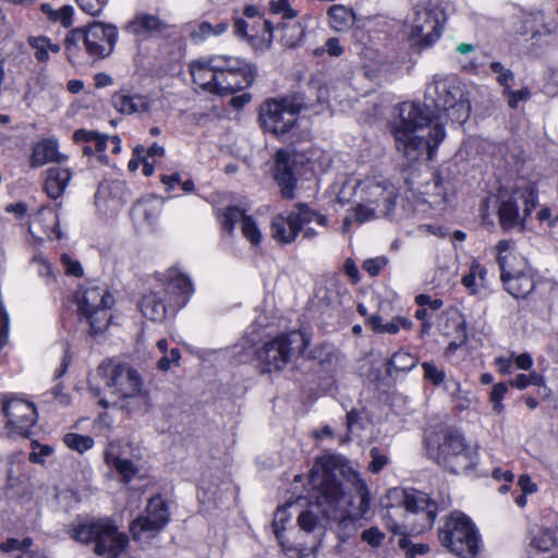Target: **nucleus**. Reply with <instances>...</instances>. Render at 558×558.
Wrapping results in <instances>:
<instances>
[{"label": "nucleus", "mask_w": 558, "mask_h": 558, "mask_svg": "<svg viewBox=\"0 0 558 558\" xmlns=\"http://www.w3.org/2000/svg\"><path fill=\"white\" fill-rule=\"evenodd\" d=\"M308 483L317 495L316 501L311 502L299 515L298 522L303 531L326 527L330 522L345 525L367 517L371 509L367 485L340 458H318L310 472Z\"/></svg>", "instance_id": "nucleus-1"}, {"label": "nucleus", "mask_w": 558, "mask_h": 558, "mask_svg": "<svg viewBox=\"0 0 558 558\" xmlns=\"http://www.w3.org/2000/svg\"><path fill=\"white\" fill-rule=\"evenodd\" d=\"M339 204L354 203V217L359 223L389 216L398 199L397 186L383 174L363 178L350 177L330 187Z\"/></svg>", "instance_id": "nucleus-2"}, {"label": "nucleus", "mask_w": 558, "mask_h": 558, "mask_svg": "<svg viewBox=\"0 0 558 558\" xmlns=\"http://www.w3.org/2000/svg\"><path fill=\"white\" fill-rule=\"evenodd\" d=\"M396 146L410 160L424 155L432 160L437 146L445 138L442 122H432L420 106L404 102L400 106V120L393 128Z\"/></svg>", "instance_id": "nucleus-3"}, {"label": "nucleus", "mask_w": 558, "mask_h": 558, "mask_svg": "<svg viewBox=\"0 0 558 558\" xmlns=\"http://www.w3.org/2000/svg\"><path fill=\"white\" fill-rule=\"evenodd\" d=\"M102 379L117 400L112 404L131 413H144L150 407V398L143 389L138 372L129 364L101 363L89 379L90 389L99 395L97 379Z\"/></svg>", "instance_id": "nucleus-4"}, {"label": "nucleus", "mask_w": 558, "mask_h": 558, "mask_svg": "<svg viewBox=\"0 0 558 558\" xmlns=\"http://www.w3.org/2000/svg\"><path fill=\"white\" fill-rule=\"evenodd\" d=\"M426 107H433L437 120H448L462 124L469 117L471 105L463 85L454 76L435 75L425 92Z\"/></svg>", "instance_id": "nucleus-5"}, {"label": "nucleus", "mask_w": 558, "mask_h": 558, "mask_svg": "<svg viewBox=\"0 0 558 558\" xmlns=\"http://www.w3.org/2000/svg\"><path fill=\"white\" fill-rule=\"evenodd\" d=\"M425 441L428 456L452 473L469 470L474 464L475 453L457 429L440 426L438 430L427 432Z\"/></svg>", "instance_id": "nucleus-6"}, {"label": "nucleus", "mask_w": 558, "mask_h": 558, "mask_svg": "<svg viewBox=\"0 0 558 558\" xmlns=\"http://www.w3.org/2000/svg\"><path fill=\"white\" fill-rule=\"evenodd\" d=\"M72 537L81 543H95L94 551L106 558H124L129 545L128 536L108 519L77 524Z\"/></svg>", "instance_id": "nucleus-7"}, {"label": "nucleus", "mask_w": 558, "mask_h": 558, "mask_svg": "<svg viewBox=\"0 0 558 558\" xmlns=\"http://www.w3.org/2000/svg\"><path fill=\"white\" fill-rule=\"evenodd\" d=\"M497 251L500 277L506 291L515 299L526 298L534 289L532 269L526 259L513 250L511 241H500Z\"/></svg>", "instance_id": "nucleus-8"}, {"label": "nucleus", "mask_w": 558, "mask_h": 558, "mask_svg": "<svg viewBox=\"0 0 558 558\" xmlns=\"http://www.w3.org/2000/svg\"><path fill=\"white\" fill-rule=\"evenodd\" d=\"M439 541L450 551L462 558H474L480 538L475 526L463 513H452L439 531Z\"/></svg>", "instance_id": "nucleus-9"}, {"label": "nucleus", "mask_w": 558, "mask_h": 558, "mask_svg": "<svg viewBox=\"0 0 558 558\" xmlns=\"http://www.w3.org/2000/svg\"><path fill=\"white\" fill-rule=\"evenodd\" d=\"M304 106L300 95L267 99L259 109L262 125L274 134H286L295 125Z\"/></svg>", "instance_id": "nucleus-10"}, {"label": "nucleus", "mask_w": 558, "mask_h": 558, "mask_svg": "<svg viewBox=\"0 0 558 558\" xmlns=\"http://www.w3.org/2000/svg\"><path fill=\"white\" fill-rule=\"evenodd\" d=\"M312 222L326 227L328 219L312 210L307 205L298 204L295 210L279 214L272 218L271 236L279 242L291 243L296 239L304 225Z\"/></svg>", "instance_id": "nucleus-11"}, {"label": "nucleus", "mask_w": 558, "mask_h": 558, "mask_svg": "<svg viewBox=\"0 0 558 558\" xmlns=\"http://www.w3.org/2000/svg\"><path fill=\"white\" fill-rule=\"evenodd\" d=\"M306 345L302 333L291 332L266 342L257 352V357L265 372L280 371L290 362L296 350L302 352Z\"/></svg>", "instance_id": "nucleus-12"}, {"label": "nucleus", "mask_w": 558, "mask_h": 558, "mask_svg": "<svg viewBox=\"0 0 558 558\" xmlns=\"http://www.w3.org/2000/svg\"><path fill=\"white\" fill-rule=\"evenodd\" d=\"M112 303L113 299L108 291L97 286L87 287L77 298L78 310L94 332H101L108 326V310Z\"/></svg>", "instance_id": "nucleus-13"}, {"label": "nucleus", "mask_w": 558, "mask_h": 558, "mask_svg": "<svg viewBox=\"0 0 558 558\" xmlns=\"http://www.w3.org/2000/svg\"><path fill=\"white\" fill-rule=\"evenodd\" d=\"M442 11L435 5H416L409 21V36L415 45L428 46L441 35Z\"/></svg>", "instance_id": "nucleus-14"}, {"label": "nucleus", "mask_w": 558, "mask_h": 558, "mask_svg": "<svg viewBox=\"0 0 558 558\" xmlns=\"http://www.w3.org/2000/svg\"><path fill=\"white\" fill-rule=\"evenodd\" d=\"M4 430L10 437L27 438L37 422L35 405L24 399L8 398L2 403Z\"/></svg>", "instance_id": "nucleus-15"}, {"label": "nucleus", "mask_w": 558, "mask_h": 558, "mask_svg": "<svg viewBox=\"0 0 558 558\" xmlns=\"http://www.w3.org/2000/svg\"><path fill=\"white\" fill-rule=\"evenodd\" d=\"M169 515L168 506L160 496L150 498L143 514L131 523L133 538L147 542L155 537L167 525Z\"/></svg>", "instance_id": "nucleus-16"}, {"label": "nucleus", "mask_w": 558, "mask_h": 558, "mask_svg": "<svg viewBox=\"0 0 558 558\" xmlns=\"http://www.w3.org/2000/svg\"><path fill=\"white\" fill-rule=\"evenodd\" d=\"M169 515L168 506L160 496L150 498L143 514L131 523L133 538L147 542L155 537L167 525Z\"/></svg>", "instance_id": "nucleus-17"}, {"label": "nucleus", "mask_w": 558, "mask_h": 558, "mask_svg": "<svg viewBox=\"0 0 558 558\" xmlns=\"http://www.w3.org/2000/svg\"><path fill=\"white\" fill-rule=\"evenodd\" d=\"M169 515L168 506L160 496L150 498L143 514L131 523L133 538L147 542L155 537L167 525Z\"/></svg>", "instance_id": "nucleus-18"}, {"label": "nucleus", "mask_w": 558, "mask_h": 558, "mask_svg": "<svg viewBox=\"0 0 558 558\" xmlns=\"http://www.w3.org/2000/svg\"><path fill=\"white\" fill-rule=\"evenodd\" d=\"M222 70L219 71L217 94H233L246 88L254 81V71L240 58L222 54Z\"/></svg>", "instance_id": "nucleus-19"}, {"label": "nucleus", "mask_w": 558, "mask_h": 558, "mask_svg": "<svg viewBox=\"0 0 558 558\" xmlns=\"http://www.w3.org/2000/svg\"><path fill=\"white\" fill-rule=\"evenodd\" d=\"M117 38L116 26L94 22L86 28L85 49L94 59L105 58L112 52Z\"/></svg>", "instance_id": "nucleus-20"}, {"label": "nucleus", "mask_w": 558, "mask_h": 558, "mask_svg": "<svg viewBox=\"0 0 558 558\" xmlns=\"http://www.w3.org/2000/svg\"><path fill=\"white\" fill-rule=\"evenodd\" d=\"M222 54L202 57L190 63L193 82L203 90L217 94L219 71L222 70Z\"/></svg>", "instance_id": "nucleus-21"}, {"label": "nucleus", "mask_w": 558, "mask_h": 558, "mask_svg": "<svg viewBox=\"0 0 558 558\" xmlns=\"http://www.w3.org/2000/svg\"><path fill=\"white\" fill-rule=\"evenodd\" d=\"M298 155L293 151L280 149L275 156V180L280 187L282 197L292 199L295 197L296 177L295 167Z\"/></svg>", "instance_id": "nucleus-22"}, {"label": "nucleus", "mask_w": 558, "mask_h": 558, "mask_svg": "<svg viewBox=\"0 0 558 558\" xmlns=\"http://www.w3.org/2000/svg\"><path fill=\"white\" fill-rule=\"evenodd\" d=\"M402 504L407 511L421 515L420 531L432 527L438 509L427 494L415 489L403 490Z\"/></svg>", "instance_id": "nucleus-23"}, {"label": "nucleus", "mask_w": 558, "mask_h": 558, "mask_svg": "<svg viewBox=\"0 0 558 558\" xmlns=\"http://www.w3.org/2000/svg\"><path fill=\"white\" fill-rule=\"evenodd\" d=\"M238 221L242 223L244 238L253 245L259 244L262 241V232L256 222L250 216H244L239 207L231 206L226 208L221 221L223 229L231 232Z\"/></svg>", "instance_id": "nucleus-24"}, {"label": "nucleus", "mask_w": 558, "mask_h": 558, "mask_svg": "<svg viewBox=\"0 0 558 558\" xmlns=\"http://www.w3.org/2000/svg\"><path fill=\"white\" fill-rule=\"evenodd\" d=\"M166 287L161 289L162 293L170 294L171 300L179 307H183L194 291L193 283L187 276L175 269L169 270L165 275Z\"/></svg>", "instance_id": "nucleus-25"}, {"label": "nucleus", "mask_w": 558, "mask_h": 558, "mask_svg": "<svg viewBox=\"0 0 558 558\" xmlns=\"http://www.w3.org/2000/svg\"><path fill=\"white\" fill-rule=\"evenodd\" d=\"M114 109L123 114L143 113L150 109L151 101L147 96L119 92L111 99Z\"/></svg>", "instance_id": "nucleus-26"}, {"label": "nucleus", "mask_w": 558, "mask_h": 558, "mask_svg": "<svg viewBox=\"0 0 558 558\" xmlns=\"http://www.w3.org/2000/svg\"><path fill=\"white\" fill-rule=\"evenodd\" d=\"M65 159L66 157L59 153L58 142L46 138L34 145L29 161L33 168H38L49 162H61Z\"/></svg>", "instance_id": "nucleus-27"}, {"label": "nucleus", "mask_w": 558, "mask_h": 558, "mask_svg": "<svg viewBox=\"0 0 558 558\" xmlns=\"http://www.w3.org/2000/svg\"><path fill=\"white\" fill-rule=\"evenodd\" d=\"M163 296L161 290H154L145 294L140 304L142 314L153 322H162L167 314V304Z\"/></svg>", "instance_id": "nucleus-28"}, {"label": "nucleus", "mask_w": 558, "mask_h": 558, "mask_svg": "<svg viewBox=\"0 0 558 558\" xmlns=\"http://www.w3.org/2000/svg\"><path fill=\"white\" fill-rule=\"evenodd\" d=\"M72 173L70 169L62 167L50 168L47 171V178L45 181V190L51 198H58L61 196L66 189Z\"/></svg>", "instance_id": "nucleus-29"}, {"label": "nucleus", "mask_w": 558, "mask_h": 558, "mask_svg": "<svg viewBox=\"0 0 558 558\" xmlns=\"http://www.w3.org/2000/svg\"><path fill=\"white\" fill-rule=\"evenodd\" d=\"M165 27V23L156 15L141 13L126 25V31L137 36H145L161 32Z\"/></svg>", "instance_id": "nucleus-30"}, {"label": "nucleus", "mask_w": 558, "mask_h": 558, "mask_svg": "<svg viewBox=\"0 0 558 558\" xmlns=\"http://www.w3.org/2000/svg\"><path fill=\"white\" fill-rule=\"evenodd\" d=\"M32 545H33V539L31 537H24L21 539L15 538V537H10V538L5 539L4 542L0 543V550L4 554H10L13 551L21 553L15 558H47L40 551L31 550Z\"/></svg>", "instance_id": "nucleus-31"}, {"label": "nucleus", "mask_w": 558, "mask_h": 558, "mask_svg": "<svg viewBox=\"0 0 558 558\" xmlns=\"http://www.w3.org/2000/svg\"><path fill=\"white\" fill-rule=\"evenodd\" d=\"M39 225L43 227L44 233L48 238H57L60 239L61 234L57 231L59 219L57 213L49 207L40 208L33 218V222L31 225V230Z\"/></svg>", "instance_id": "nucleus-32"}, {"label": "nucleus", "mask_w": 558, "mask_h": 558, "mask_svg": "<svg viewBox=\"0 0 558 558\" xmlns=\"http://www.w3.org/2000/svg\"><path fill=\"white\" fill-rule=\"evenodd\" d=\"M329 25L337 32H343L354 23V13L351 9L335 4L328 10Z\"/></svg>", "instance_id": "nucleus-33"}, {"label": "nucleus", "mask_w": 558, "mask_h": 558, "mask_svg": "<svg viewBox=\"0 0 558 558\" xmlns=\"http://www.w3.org/2000/svg\"><path fill=\"white\" fill-rule=\"evenodd\" d=\"M27 43L38 62H47L51 53L60 51V46L46 36H29Z\"/></svg>", "instance_id": "nucleus-34"}, {"label": "nucleus", "mask_w": 558, "mask_h": 558, "mask_svg": "<svg viewBox=\"0 0 558 558\" xmlns=\"http://www.w3.org/2000/svg\"><path fill=\"white\" fill-rule=\"evenodd\" d=\"M368 324L375 332L389 335L397 333L401 328L410 329L412 327L410 319L400 316L395 317L389 323L384 324L380 316L373 315L368 318Z\"/></svg>", "instance_id": "nucleus-35"}, {"label": "nucleus", "mask_w": 558, "mask_h": 558, "mask_svg": "<svg viewBox=\"0 0 558 558\" xmlns=\"http://www.w3.org/2000/svg\"><path fill=\"white\" fill-rule=\"evenodd\" d=\"M229 29V24L227 22H220L213 25L209 22H201L196 24L191 31V38L195 43H201L206 40L207 38L214 36H221Z\"/></svg>", "instance_id": "nucleus-36"}, {"label": "nucleus", "mask_w": 558, "mask_h": 558, "mask_svg": "<svg viewBox=\"0 0 558 558\" xmlns=\"http://www.w3.org/2000/svg\"><path fill=\"white\" fill-rule=\"evenodd\" d=\"M498 215L500 225L506 229L514 228L520 223L519 208L513 197L501 202Z\"/></svg>", "instance_id": "nucleus-37"}, {"label": "nucleus", "mask_w": 558, "mask_h": 558, "mask_svg": "<svg viewBox=\"0 0 558 558\" xmlns=\"http://www.w3.org/2000/svg\"><path fill=\"white\" fill-rule=\"evenodd\" d=\"M525 23H534L539 26L535 31H533V38L541 36L543 34H553L558 29V24L553 19L546 16L543 12H535L533 14H530Z\"/></svg>", "instance_id": "nucleus-38"}, {"label": "nucleus", "mask_w": 558, "mask_h": 558, "mask_svg": "<svg viewBox=\"0 0 558 558\" xmlns=\"http://www.w3.org/2000/svg\"><path fill=\"white\" fill-rule=\"evenodd\" d=\"M43 11L48 14L51 21L59 22L63 27H70L73 23L74 10L71 5H63L59 10H53L48 4H44Z\"/></svg>", "instance_id": "nucleus-39"}, {"label": "nucleus", "mask_w": 558, "mask_h": 558, "mask_svg": "<svg viewBox=\"0 0 558 558\" xmlns=\"http://www.w3.org/2000/svg\"><path fill=\"white\" fill-rule=\"evenodd\" d=\"M64 444L72 450L83 453L94 446V439L90 436L69 433L63 437Z\"/></svg>", "instance_id": "nucleus-40"}, {"label": "nucleus", "mask_w": 558, "mask_h": 558, "mask_svg": "<svg viewBox=\"0 0 558 558\" xmlns=\"http://www.w3.org/2000/svg\"><path fill=\"white\" fill-rule=\"evenodd\" d=\"M416 363L417 359L414 355L405 351H399L391 356L389 366L395 371L408 372L411 371Z\"/></svg>", "instance_id": "nucleus-41"}, {"label": "nucleus", "mask_w": 558, "mask_h": 558, "mask_svg": "<svg viewBox=\"0 0 558 558\" xmlns=\"http://www.w3.org/2000/svg\"><path fill=\"white\" fill-rule=\"evenodd\" d=\"M531 545L539 551H548L557 545V538L553 531L542 530L534 536Z\"/></svg>", "instance_id": "nucleus-42"}, {"label": "nucleus", "mask_w": 558, "mask_h": 558, "mask_svg": "<svg viewBox=\"0 0 558 558\" xmlns=\"http://www.w3.org/2000/svg\"><path fill=\"white\" fill-rule=\"evenodd\" d=\"M86 29L74 28L65 37V49L69 53V60L72 59L75 50L78 49L80 43L85 45Z\"/></svg>", "instance_id": "nucleus-43"}, {"label": "nucleus", "mask_w": 558, "mask_h": 558, "mask_svg": "<svg viewBox=\"0 0 558 558\" xmlns=\"http://www.w3.org/2000/svg\"><path fill=\"white\" fill-rule=\"evenodd\" d=\"M507 392L508 386L505 383H498L492 388L489 401L493 403V410L495 413L500 414L504 411V404L501 401Z\"/></svg>", "instance_id": "nucleus-44"}, {"label": "nucleus", "mask_w": 558, "mask_h": 558, "mask_svg": "<svg viewBox=\"0 0 558 558\" xmlns=\"http://www.w3.org/2000/svg\"><path fill=\"white\" fill-rule=\"evenodd\" d=\"M490 70L497 75V81L505 87V92H508L510 89V83L514 78L513 73L510 70L505 69L500 62H492Z\"/></svg>", "instance_id": "nucleus-45"}, {"label": "nucleus", "mask_w": 558, "mask_h": 558, "mask_svg": "<svg viewBox=\"0 0 558 558\" xmlns=\"http://www.w3.org/2000/svg\"><path fill=\"white\" fill-rule=\"evenodd\" d=\"M369 456L372 460L368 464V470L374 474L379 473L389 461L387 454L376 447L371 449Z\"/></svg>", "instance_id": "nucleus-46"}, {"label": "nucleus", "mask_w": 558, "mask_h": 558, "mask_svg": "<svg viewBox=\"0 0 558 558\" xmlns=\"http://www.w3.org/2000/svg\"><path fill=\"white\" fill-rule=\"evenodd\" d=\"M112 466L122 476L124 482L131 481L137 472L135 464L126 458H121Z\"/></svg>", "instance_id": "nucleus-47"}, {"label": "nucleus", "mask_w": 558, "mask_h": 558, "mask_svg": "<svg viewBox=\"0 0 558 558\" xmlns=\"http://www.w3.org/2000/svg\"><path fill=\"white\" fill-rule=\"evenodd\" d=\"M288 520V515H287V509L284 507L282 508H279L276 513H275V518H274V532L276 534V537L277 539L279 541L281 547L286 550H291L290 547H287L286 546V543L283 542L282 539V532H281V527L284 523V521Z\"/></svg>", "instance_id": "nucleus-48"}, {"label": "nucleus", "mask_w": 558, "mask_h": 558, "mask_svg": "<svg viewBox=\"0 0 558 558\" xmlns=\"http://www.w3.org/2000/svg\"><path fill=\"white\" fill-rule=\"evenodd\" d=\"M76 2L85 13L96 16L101 13L108 0H76Z\"/></svg>", "instance_id": "nucleus-49"}, {"label": "nucleus", "mask_w": 558, "mask_h": 558, "mask_svg": "<svg viewBox=\"0 0 558 558\" xmlns=\"http://www.w3.org/2000/svg\"><path fill=\"white\" fill-rule=\"evenodd\" d=\"M424 377L434 385H439L445 380L444 371L439 369L434 363L425 362L422 364Z\"/></svg>", "instance_id": "nucleus-50"}, {"label": "nucleus", "mask_w": 558, "mask_h": 558, "mask_svg": "<svg viewBox=\"0 0 558 558\" xmlns=\"http://www.w3.org/2000/svg\"><path fill=\"white\" fill-rule=\"evenodd\" d=\"M73 140L77 144H96L101 141V134L92 130H76L73 134Z\"/></svg>", "instance_id": "nucleus-51"}, {"label": "nucleus", "mask_w": 558, "mask_h": 558, "mask_svg": "<svg viewBox=\"0 0 558 558\" xmlns=\"http://www.w3.org/2000/svg\"><path fill=\"white\" fill-rule=\"evenodd\" d=\"M361 538L368 545L378 547L385 538V534L378 527L372 526L362 532Z\"/></svg>", "instance_id": "nucleus-52"}, {"label": "nucleus", "mask_w": 558, "mask_h": 558, "mask_svg": "<svg viewBox=\"0 0 558 558\" xmlns=\"http://www.w3.org/2000/svg\"><path fill=\"white\" fill-rule=\"evenodd\" d=\"M123 458L122 444L120 441H111L105 451V460L107 464L113 465Z\"/></svg>", "instance_id": "nucleus-53"}, {"label": "nucleus", "mask_w": 558, "mask_h": 558, "mask_svg": "<svg viewBox=\"0 0 558 558\" xmlns=\"http://www.w3.org/2000/svg\"><path fill=\"white\" fill-rule=\"evenodd\" d=\"M522 197L524 198V216H530L537 205V192L535 186L529 184L524 190Z\"/></svg>", "instance_id": "nucleus-54"}, {"label": "nucleus", "mask_w": 558, "mask_h": 558, "mask_svg": "<svg viewBox=\"0 0 558 558\" xmlns=\"http://www.w3.org/2000/svg\"><path fill=\"white\" fill-rule=\"evenodd\" d=\"M270 10L274 13H281L283 19H293L296 16V11L293 10L288 0H278L270 2Z\"/></svg>", "instance_id": "nucleus-55"}, {"label": "nucleus", "mask_w": 558, "mask_h": 558, "mask_svg": "<svg viewBox=\"0 0 558 558\" xmlns=\"http://www.w3.org/2000/svg\"><path fill=\"white\" fill-rule=\"evenodd\" d=\"M386 264L387 258L384 256H378L375 258L366 259L363 264V269L374 277L380 272V270L386 266Z\"/></svg>", "instance_id": "nucleus-56"}, {"label": "nucleus", "mask_w": 558, "mask_h": 558, "mask_svg": "<svg viewBox=\"0 0 558 558\" xmlns=\"http://www.w3.org/2000/svg\"><path fill=\"white\" fill-rule=\"evenodd\" d=\"M181 359L180 351L178 349H172L169 354L168 352L158 361L159 369L166 372L170 369L172 365H178Z\"/></svg>", "instance_id": "nucleus-57"}, {"label": "nucleus", "mask_w": 558, "mask_h": 558, "mask_svg": "<svg viewBox=\"0 0 558 558\" xmlns=\"http://www.w3.org/2000/svg\"><path fill=\"white\" fill-rule=\"evenodd\" d=\"M9 315L3 306H0V350L8 343L9 340Z\"/></svg>", "instance_id": "nucleus-58"}, {"label": "nucleus", "mask_w": 558, "mask_h": 558, "mask_svg": "<svg viewBox=\"0 0 558 558\" xmlns=\"http://www.w3.org/2000/svg\"><path fill=\"white\" fill-rule=\"evenodd\" d=\"M61 263L65 267L66 274L75 276V277H80L83 275V269H82L81 264L72 260L69 255L63 254L61 256Z\"/></svg>", "instance_id": "nucleus-59"}, {"label": "nucleus", "mask_w": 558, "mask_h": 558, "mask_svg": "<svg viewBox=\"0 0 558 558\" xmlns=\"http://www.w3.org/2000/svg\"><path fill=\"white\" fill-rule=\"evenodd\" d=\"M462 284L470 291V293L475 294L480 291L478 280L475 276V271L473 266L471 265L470 271L462 278Z\"/></svg>", "instance_id": "nucleus-60"}, {"label": "nucleus", "mask_w": 558, "mask_h": 558, "mask_svg": "<svg viewBox=\"0 0 558 558\" xmlns=\"http://www.w3.org/2000/svg\"><path fill=\"white\" fill-rule=\"evenodd\" d=\"M518 486L524 495H533L537 492V485L527 474H522L518 480Z\"/></svg>", "instance_id": "nucleus-61"}, {"label": "nucleus", "mask_w": 558, "mask_h": 558, "mask_svg": "<svg viewBox=\"0 0 558 558\" xmlns=\"http://www.w3.org/2000/svg\"><path fill=\"white\" fill-rule=\"evenodd\" d=\"M144 151H145V148L143 146H137L134 148L133 150V156L137 157V158H143V173L146 175V177H150L154 171H155V168H154V165L148 162L146 156H144Z\"/></svg>", "instance_id": "nucleus-62"}, {"label": "nucleus", "mask_w": 558, "mask_h": 558, "mask_svg": "<svg viewBox=\"0 0 558 558\" xmlns=\"http://www.w3.org/2000/svg\"><path fill=\"white\" fill-rule=\"evenodd\" d=\"M133 211L135 215L144 216L148 223H153L156 219V214L153 213V208L145 203H137Z\"/></svg>", "instance_id": "nucleus-63"}, {"label": "nucleus", "mask_w": 558, "mask_h": 558, "mask_svg": "<svg viewBox=\"0 0 558 558\" xmlns=\"http://www.w3.org/2000/svg\"><path fill=\"white\" fill-rule=\"evenodd\" d=\"M326 51L332 57H339L343 52L338 38H329L325 44Z\"/></svg>", "instance_id": "nucleus-64"}]
</instances>
